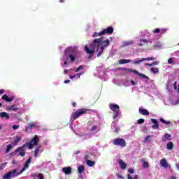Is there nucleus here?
I'll return each mask as SVG.
<instances>
[{"label":"nucleus","instance_id":"obj_1","mask_svg":"<svg viewBox=\"0 0 179 179\" xmlns=\"http://www.w3.org/2000/svg\"><path fill=\"white\" fill-rule=\"evenodd\" d=\"M103 37H101L99 38H95L92 42V43L90 45V48L87 45L85 46V51L87 52V54H90V55H93L94 52H96H96L97 57H101V54L104 52V50L110 45V40L106 39L105 41H103Z\"/></svg>","mask_w":179,"mask_h":179},{"label":"nucleus","instance_id":"obj_2","mask_svg":"<svg viewBox=\"0 0 179 179\" xmlns=\"http://www.w3.org/2000/svg\"><path fill=\"white\" fill-rule=\"evenodd\" d=\"M76 54H78V50H76V48L70 47L67 48L64 50V55L67 59H71V62H75V59H76Z\"/></svg>","mask_w":179,"mask_h":179},{"label":"nucleus","instance_id":"obj_3","mask_svg":"<svg viewBox=\"0 0 179 179\" xmlns=\"http://www.w3.org/2000/svg\"><path fill=\"white\" fill-rule=\"evenodd\" d=\"M109 108L113 113H114L113 115V119L115 120L120 114H121V112L120 111V106H118L116 103H110L109 104Z\"/></svg>","mask_w":179,"mask_h":179},{"label":"nucleus","instance_id":"obj_4","mask_svg":"<svg viewBox=\"0 0 179 179\" xmlns=\"http://www.w3.org/2000/svg\"><path fill=\"white\" fill-rule=\"evenodd\" d=\"M40 143V137L37 135H35L29 142L26 143L27 147L29 148V149H33L34 146H37L38 143Z\"/></svg>","mask_w":179,"mask_h":179},{"label":"nucleus","instance_id":"obj_5","mask_svg":"<svg viewBox=\"0 0 179 179\" xmlns=\"http://www.w3.org/2000/svg\"><path fill=\"white\" fill-rule=\"evenodd\" d=\"M87 111H89V110H87L86 108L78 109L77 111L74 112L72 114V115L71 117V120L75 121V120H78V117L83 115V114H86V113H87Z\"/></svg>","mask_w":179,"mask_h":179},{"label":"nucleus","instance_id":"obj_6","mask_svg":"<svg viewBox=\"0 0 179 179\" xmlns=\"http://www.w3.org/2000/svg\"><path fill=\"white\" fill-rule=\"evenodd\" d=\"M20 174H22V173H17V169H14L12 171H9L6 173L3 176V179H10V178H15V177H17Z\"/></svg>","mask_w":179,"mask_h":179},{"label":"nucleus","instance_id":"obj_7","mask_svg":"<svg viewBox=\"0 0 179 179\" xmlns=\"http://www.w3.org/2000/svg\"><path fill=\"white\" fill-rule=\"evenodd\" d=\"M113 143L116 146H121V148H125L127 146V141L124 138H115Z\"/></svg>","mask_w":179,"mask_h":179},{"label":"nucleus","instance_id":"obj_8","mask_svg":"<svg viewBox=\"0 0 179 179\" xmlns=\"http://www.w3.org/2000/svg\"><path fill=\"white\" fill-rule=\"evenodd\" d=\"M27 147V145L25 143L22 145L21 147H18L16 150L15 152L18 154V156H21V157H24L26 156V151L24 150V148Z\"/></svg>","mask_w":179,"mask_h":179},{"label":"nucleus","instance_id":"obj_9","mask_svg":"<svg viewBox=\"0 0 179 179\" xmlns=\"http://www.w3.org/2000/svg\"><path fill=\"white\" fill-rule=\"evenodd\" d=\"M113 33H114V28H113L112 27H109L108 28L103 29L102 31H101V34H99L104 36V34H113Z\"/></svg>","mask_w":179,"mask_h":179},{"label":"nucleus","instance_id":"obj_10","mask_svg":"<svg viewBox=\"0 0 179 179\" xmlns=\"http://www.w3.org/2000/svg\"><path fill=\"white\" fill-rule=\"evenodd\" d=\"M143 61H155L154 57H148V58H142L140 60H134V65H139L141 62H143Z\"/></svg>","mask_w":179,"mask_h":179},{"label":"nucleus","instance_id":"obj_11","mask_svg":"<svg viewBox=\"0 0 179 179\" xmlns=\"http://www.w3.org/2000/svg\"><path fill=\"white\" fill-rule=\"evenodd\" d=\"M30 163H31V157H29L25 162L24 167L21 170L20 173H23V171H25L26 169H29V166L30 165Z\"/></svg>","mask_w":179,"mask_h":179},{"label":"nucleus","instance_id":"obj_12","mask_svg":"<svg viewBox=\"0 0 179 179\" xmlns=\"http://www.w3.org/2000/svg\"><path fill=\"white\" fill-rule=\"evenodd\" d=\"M132 73H136V75H138V76H140V78H143V79H147L149 80V77L146 76L145 74L143 73H139V71H136V70H131L130 71Z\"/></svg>","mask_w":179,"mask_h":179},{"label":"nucleus","instance_id":"obj_13","mask_svg":"<svg viewBox=\"0 0 179 179\" xmlns=\"http://www.w3.org/2000/svg\"><path fill=\"white\" fill-rule=\"evenodd\" d=\"M1 99L7 103H10V101H13V99L15 98L13 96L9 98L7 94H4L2 96Z\"/></svg>","mask_w":179,"mask_h":179},{"label":"nucleus","instance_id":"obj_14","mask_svg":"<svg viewBox=\"0 0 179 179\" xmlns=\"http://www.w3.org/2000/svg\"><path fill=\"white\" fill-rule=\"evenodd\" d=\"M62 171H63V173H64V174L68 176L72 173V168H71V166L64 167L62 169Z\"/></svg>","mask_w":179,"mask_h":179},{"label":"nucleus","instance_id":"obj_15","mask_svg":"<svg viewBox=\"0 0 179 179\" xmlns=\"http://www.w3.org/2000/svg\"><path fill=\"white\" fill-rule=\"evenodd\" d=\"M151 122L154 124V125L152 126V129H158L159 128V123H157V120L156 119H151Z\"/></svg>","mask_w":179,"mask_h":179},{"label":"nucleus","instance_id":"obj_16","mask_svg":"<svg viewBox=\"0 0 179 179\" xmlns=\"http://www.w3.org/2000/svg\"><path fill=\"white\" fill-rule=\"evenodd\" d=\"M160 164L162 167H164V169H167V167H169V164L164 158L160 160Z\"/></svg>","mask_w":179,"mask_h":179},{"label":"nucleus","instance_id":"obj_17","mask_svg":"<svg viewBox=\"0 0 179 179\" xmlns=\"http://www.w3.org/2000/svg\"><path fill=\"white\" fill-rule=\"evenodd\" d=\"M0 118H5L6 120H9L10 118V116H9V114L6 112H1L0 113Z\"/></svg>","mask_w":179,"mask_h":179},{"label":"nucleus","instance_id":"obj_18","mask_svg":"<svg viewBox=\"0 0 179 179\" xmlns=\"http://www.w3.org/2000/svg\"><path fill=\"white\" fill-rule=\"evenodd\" d=\"M19 108L16 107V105H11L10 106L6 108L7 111H17Z\"/></svg>","mask_w":179,"mask_h":179},{"label":"nucleus","instance_id":"obj_19","mask_svg":"<svg viewBox=\"0 0 179 179\" xmlns=\"http://www.w3.org/2000/svg\"><path fill=\"white\" fill-rule=\"evenodd\" d=\"M138 113H140V114H141L142 115H149V111L146 109L140 108L138 109Z\"/></svg>","mask_w":179,"mask_h":179},{"label":"nucleus","instance_id":"obj_20","mask_svg":"<svg viewBox=\"0 0 179 179\" xmlns=\"http://www.w3.org/2000/svg\"><path fill=\"white\" fill-rule=\"evenodd\" d=\"M131 61L132 60H131V59H122L119 60L118 64H120V65H124L125 64L131 62Z\"/></svg>","mask_w":179,"mask_h":179},{"label":"nucleus","instance_id":"obj_21","mask_svg":"<svg viewBox=\"0 0 179 179\" xmlns=\"http://www.w3.org/2000/svg\"><path fill=\"white\" fill-rule=\"evenodd\" d=\"M119 164L122 170H125V169H127V164L124 161H122V159H119Z\"/></svg>","mask_w":179,"mask_h":179},{"label":"nucleus","instance_id":"obj_22","mask_svg":"<svg viewBox=\"0 0 179 179\" xmlns=\"http://www.w3.org/2000/svg\"><path fill=\"white\" fill-rule=\"evenodd\" d=\"M40 149H41V145H39L35 149L34 154V157H37V156H38V153L40 152Z\"/></svg>","mask_w":179,"mask_h":179},{"label":"nucleus","instance_id":"obj_23","mask_svg":"<svg viewBox=\"0 0 179 179\" xmlns=\"http://www.w3.org/2000/svg\"><path fill=\"white\" fill-rule=\"evenodd\" d=\"M171 136L169 134H166L164 136L162 137V141L166 142V141H171Z\"/></svg>","mask_w":179,"mask_h":179},{"label":"nucleus","instance_id":"obj_24","mask_svg":"<svg viewBox=\"0 0 179 179\" xmlns=\"http://www.w3.org/2000/svg\"><path fill=\"white\" fill-rule=\"evenodd\" d=\"M173 148H174L173 142H169L166 144V149H168V150H171Z\"/></svg>","mask_w":179,"mask_h":179},{"label":"nucleus","instance_id":"obj_25","mask_svg":"<svg viewBox=\"0 0 179 179\" xmlns=\"http://www.w3.org/2000/svg\"><path fill=\"white\" fill-rule=\"evenodd\" d=\"M87 164L89 166V167H93V166L96 164V162L87 159Z\"/></svg>","mask_w":179,"mask_h":179},{"label":"nucleus","instance_id":"obj_26","mask_svg":"<svg viewBox=\"0 0 179 179\" xmlns=\"http://www.w3.org/2000/svg\"><path fill=\"white\" fill-rule=\"evenodd\" d=\"M78 171L80 174H82L83 171H85V166L80 165L78 167Z\"/></svg>","mask_w":179,"mask_h":179},{"label":"nucleus","instance_id":"obj_27","mask_svg":"<svg viewBox=\"0 0 179 179\" xmlns=\"http://www.w3.org/2000/svg\"><path fill=\"white\" fill-rule=\"evenodd\" d=\"M13 146L11 145V144H9L6 146V150H5V153H9V152H10V150L12 149Z\"/></svg>","mask_w":179,"mask_h":179},{"label":"nucleus","instance_id":"obj_28","mask_svg":"<svg viewBox=\"0 0 179 179\" xmlns=\"http://www.w3.org/2000/svg\"><path fill=\"white\" fill-rule=\"evenodd\" d=\"M150 72H152V73H159V69L158 68H150Z\"/></svg>","mask_w":179,"mask_h":179},{"label":"nucleus","instance_id":"obj_29","mask_svg":"<svg viewBox=\"0 0 179 179\" xmlns=\"http://www.w3.org/2000/svg\"><path fill=\"white\" fill-rule=\"evenodd\" d=\"M132 69H127V68H118V71H126L127 72L132 73Z\"/></svg>","mask_w":179,"mask_h":179},{"label":"nucleus","instance_id":"obj_30","mask_svg":"<svg viewBox=\"0 0 179 179\" xmlns=\"http://www.w3.org/2000/svg\"><path fill=\"white\" fill-rule=\"evenodd\" d=\"M127 178L128 179H139V176L138 175H134V177L132 178V176L130 174H129L127 176Z\"/></svg>","mask_w":179,"mask_h":179},{"label":"nucleus","instance_id":"obj_31","mask_svg":"<svg viewBox=\"0 0 179 179\" xmlns=\"http://www.w3.org/2000/svg\"><path fill=\"white\" fill-rule=\"evenodd\" d=\"M159 120H160L161 122H162L163 124H165L166 125H169V124H171V122L170 121H166L163 118H160Z\"/></svg>","mask_w":179,"mask_h":179},{"label":"nucleus","instance_id":"obj_32","mask_svg":"<svg viewBox=\"0 0 179 179\" xmlns=\"http://www.w3.org/2000/svg\"><path fill=\"white\" fill-rule=\"evenodd\" d=\"M143 169H148L149 167V163H148L147 162H143Z\"/></svg>","mask_w":179,"mask_h":179},{"label":"nucleus","instance_id":"obj_33","mask_svg":"<svg viewBox=\"0 0 179 179\" xmlns=\"http://www.w3.org/2000/svg\"><path fill=\"white\" fill-rule=\"evenodd\" d=\"M36 127L35 124H30L29 126L26 128V129H33Z\"/></svg>","mask_w":179,"mask_h":179},{"label":"nucleus","instance_id":"obj_34","mask_svg":"<svg viewBox=\"0 0 179 179\" xmlns=\"http://www.w3.org/2000/svg\"><path fill=\"white\" fill-rule=\"evenodd\" d=\"M101 34V32H99V33L95 32V33H94V34L92 35V37H94V38H96V37H99V36H103V35H100Z\"/></svg>","mask_w":179,"mask_h":179},{"label":"nucleus","instance_id":"obj_35","mask_svg":"<svg viewBox=\"0 0 179 179\" xmlns=\"http://www.w3.org/2000/svg\"><path fill=\"white\" fill-rule=\"evenodd\" d=\"M83 68H85V66L80 65L79 67H78L77 69H75V72H79L80 69H83Z\"/></svg>","mask_w":179,"mask_h":179},{"label":"nucleus","instance_id":"obj_36","mask_svg":"<svg viewBox=\"0 0 179 179\" xmlns=\"http://www.w3.org/2000/svg\"><path fill=\"white\" fill-rule=\"evenodd\" d=\"M38 179H44V175L43 173H38L37 175Z\"/></svg>","mask_w":179,"mask_h":179},{"label":"nucleus","instance_id":"obj_37","mask_svg":"<svg viewBox=\"0 0 179 179\" xmlns=\"http://www.w3.org/2000/svg\"><path fill=\"white\" fill-rule=\"evenodd\" d=\"M140 42L145 43V44H148V43H149V41H148L147 39H145V38H141V39H140Z\"/></svg>","mask_w":179,"mask_h":179},{"label":"nucleus","instance_id":"obj_38","mask_svg":"<svg viewBox=\"0 0 179 179\" xmlns=\"http://www.w3.org/2000/svg\"><path fill=\"white\" fill-rule=\"evenodd\" d=\"M145 122L144 119H139L137 120V124H143Z\"/></svg>","mask_w":179,"mask_h":179},{"label":"nucleus","instance_id":"obj_39","mask_svg":"<svg viewBox=\"0 0 179 179\" xmlns=\"http://www.w3.org/2000/svg\"><path fill=\"white\" fill-rule=\"evenodd\" d=\"M168 64L169 65H171L173 64H174V62L173 61V58H169V60H168Z\"/></svg>","mask_w":179,"mask_h":179},{"label":"nucleus","instance_id":"obj_40","mask_svg":"<svg viewBox=\"0 0 179 179\" xmlns=\"http://www.w3.org/2000/svg\"><path fill=\"white\" fill-rule=\"evenodd\" d=\"M19 142H20V137L17 136L15 139V143H18Z\"/></svg>","mask_w":179,"mask_h":179},{"label":"nucleus","instance_id":"obj_41","mask_svg":"<svg viewBox=\"0 0 179 179\" xmlns=\"http://www.w3.org/2000/svg\"><path fill=\"white\" fill-rule=\"evenodd\" d=\"M152 138V136H148L145 138V142H149V140Z\"/></svg>","mask_w":179,"mask_h":179},{"label":"nucleus","instance_id":"obj_42","mask_svg":"<svg viewBox=\"0 0 179 179\" xmlns=\"http://www.w3.org/2000/svg\"><path fill=\"white\" fill-rule=\"evenodd\" d=\"M153 33H160V29L157 28L153 30Z\"/></svg>","mask_w":179,"mask_h":179},{"label":"nucleus","instance_id":"obj_43","mask_svg":"<svg viewBox=\"0 0 179 179\" xmlns=\"http://www.w3.org/2000/svg\"><path fill=\"white\" fill-rule=\"evenodd\" d=\"M97 129V126L94 125L92 127L91 131H96Z\"/></svg>","mask_w":179,"mask_h":179},{"label":"nucleus","instance_id":"obj_44","mask_svg":"<svg viewBox=\"0 0 179 179\" xmlns=\"http://www.w3.org/2000/svg\"><path fill=\"white\" fill-rule=\"evenodd\" d=\"M18 128H19V125H16V124H14L13 126V129H18Z\"/></svg>","mask_w":179,"mask_h":179},{"label":"nucleus","instance_id":"obj_45","mask_svg":"<svg viewBox=\"0 0 179 179\" xmlns=\"http://www.w3.org/2000/svg\"><path fill=\"white\" fill-rule=\"evenodd\" d=\"M128 171H129V173H130L131 174H134V173H135V171H134V169H129Z\"/></svg>","mask_w":179,"mask_h":179},{"label":"nucleus","instance_id":"obj_46","mask_svg":"<svg viewBox=\"0 0 179 179\" xmlns=\"http://www.w3.org/2000/svg\"><path fill=\"white\" fill-rule=\"evenodd\" d=\"M117 177L118 179H123L124 178V177H122L121 174H117Z\"/></svg>","mask_w":179,"mask_h":179},{"label":"nucleus","instance_id":"obj_47","mask_svg":"<svg viewBox=\"0 0 179 179\" xmlns=\"http://www.w3.org/2000/svg\"><path fill=\"white\" fill-rule=\"evenodd\" d=\"M145 65H146V66H153V63H151V64H150V63H146Z\"/></svg>","mask_w":179,"mask_h":179},{"label":"nucleus","instance_id":"obj_48","mask_svg":"<svg viewBox=\"0 0 179 179\" xmlns=\"http://www.w3.org/2000/svg\"><path fill=\"white\" fill-rule=\"evenodd\" d=\"M159 62H153L152 65L155 66V65H159Z\"/></svg>","mask_w":179,"mask_h":179},{"label":"nucleus","instance_id":"obj_49","mask_svg":"<svg viewBox=\"0 0 179 179\" xmlns=\"http://www.w3.org/2000/svg\"><path fill=\"white\" fill-rule=\"evenodd\" d=\"M3 93H5V90L3 89L0 90V94H3Z\"/></svg>","mask_w":179,"mask_h":179},{"label":"nucleus","instance_id":"obj_50","mask_svg":"<svg viewBox=\"0 0 179 179\" xmlns=\"http://www.w3.org/2000/svg\"><path fill=\"white\" fill-rule=\"evenodd\" d=\"M81 75H83V73H78V74H77V77H78V78H80Z\"/></svg>","mask_w":179,"mask_h":179},{"label":"nucleus","instance_id":"obj_51","mask_svg":"<svg viewBox=\"0 0 179 179\" xmlns=\"http://www.w3.org/2000/svg\"><path fill=\"white\" fill-rule=\"evenodd\" d=\"M16 153H17V152H16V150H15L13 152L11 153V155L15 156V155H16Z\"/></svg>","mask_w":179,"mask_h":179},{"label":"nucleus","instance_id":"obj_52","mask_svg":"<svg viewBox=\"0 0 179 179\" xmlns=\"http://www.w3.org/2000/svg\"><path fill=\"white\" fill-rule=\"evenodd\" d=\"M138 47H143V43H138Z\"/></svg>","mask_w":179,"mask_h":179},{"label":"nucleus","instance_id":"obj_53","mask_svg":"<svg viewBox=\"0 0 179 179\" xmlns=\"http://www.w3.org/2000/svg\"><path fill=\"white\" fill-rule=\"evenodd\" d=\"M72 106L73 107H76V102H73Z\"/></svg>","mask_w":179,"mask_h":179},{"label":"nucleus","instance_id":"obj_54","mask_svg":"<svg viewBox=\"0 0 179 179\" xmlns=\"http://www.w3.org/2000/svg\"><path fill=\"white\" fill-rule=\"evenodd\" d=\"M71 82L70 80H64V83H69Z\"/></svg>","mask_w":179,"mask_h":179},{"label":"nucleus","instance_id":"obj_55","mask_svg":"<svg viewBox=\"0 0 179 179\" xmlns=\"http://www.w3.org/2000/svg\"><path fill=\"white\" fill-rule=\"evenodd\" d=\"M73 78H76V76H70V79H73Z\"/></svg>","mask_w":179,"mask_h":179},{"label":"nucleus","instance_id":"obj_56","mask_svg":"<svg viewBox=\"0 0 179 179\" xmlns=\"http://www.w3.org/2000/svg\"><path fill=\"white\" fill-rule=\"evenodd\" d=\"M87 159H89V155H85V160H87Z\"/></svg>","mask_w":179,"mask_h":179},{"label":"nucleus","instance_id":"obj_57","mask_svg":"<svg viewBox=\"0 0 179 179\" xmlns=\"http://www.w3.org/2000/svg\"><path fill=\"white\" fill-rule=\"evenodd\" d=\"M176 167H177L178 170H179V164L178 163L176 164Z\"/></svg>","mask_w":179,"mask_h":179},{"label":"nucleus","instance_id":"obj_58","mask_svg":"<svg viewBox=\"0 0 179 179\" xmlns=\"http://www.w3.org/2000/svg\"><path fill=\"white\" fill-rule=\"evenodd\" d=\"M59 2H60L61 3H62L65 2V0H59Z\"/></svg>","mask_w":179,"mask_h":179},{"label":"nucleus","instance_id":"obj_59","mask_svg":"<svg viewBox=\"0 0 179 179\" xmlns=\"http://www.w3.org/2000/svg\"><path fill=\"white\" fill-rule=\"evenodd\" d=\"M64 72H65V73H68V70L67 69H64Z\"/></svg>","mask_w":179,"mask_h":179},{"label":"nucleus","instance_id":"obj_60","mask_svg":"<svg viewBox=\"0 0 179 179\" xmlns=\"http://www.w3.org/2000/svg\"><path fill=\"white\" fill-rule=\"evenodd\" d=\"M68 62L66 61L64 62V65H66Z\"/></svg>","mask_w":179,"mask_h":179},{"label":"nucleus","instance_id":"obj_61","mask_svg":"<svg viewBox=\"0 0 179 179\" xmlns=\"http://www.w3.org/2000/svg\"><path fill=\"white\" fill-rule=\"evenodd\" d=\"M6 164V163L2 164L1 166H0V167H2L3 166H5Z\"/></svg>","mask_w":179,"mask_h":179},{"label":"nucleus","instance_id":"obj_62","mask_svg":"<svg viewBox=\"0 0 179 179\" xmlns=\"http://www.w3.org/2000/svg\"><path fill=\"white\" fill-rule=\"evenodd\" d=\"M1 170H3V168L2 166H0V171Z\"/></svg>","mask_w":179,"mask_h":179},{"label":"nucleus","instance_id":"obj_63","mask_svg":"<svg viewBox=\"0 0 179 179\" xmlns=\"http://www.w3.org/2000/svg\"><path fill=\"white\" fill-rule=\"evenodd\" d=\"M171 178H172V179H176V177H172Z\"/></svg>","mask_w":179,"mask_h":179},{"label":"nucleus","instance_id":"obj_64","mask_svg":"<svg viewBox=\"0 0 179 179\" xmlns=\"http://www.w3.org/2000/svg\"><path fill=\"white\" fill-rule=\"evenodd\" d=\"M115 132H118V129H115Z\"/></svg>","mask_w":179,"mask_h":179}]
</instances>
